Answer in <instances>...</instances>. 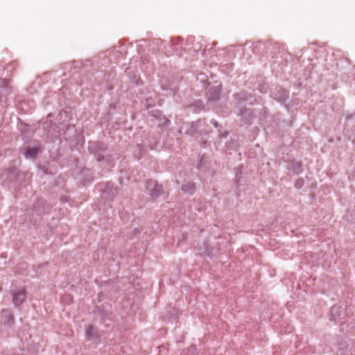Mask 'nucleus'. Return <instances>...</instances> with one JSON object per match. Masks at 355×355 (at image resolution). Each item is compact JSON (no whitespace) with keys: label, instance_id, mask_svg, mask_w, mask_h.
I'll use <instances>...</instances> for the list:
<instances>
[{"label":"nucleus","instance_id":"1","mask_svg":"<svg viewBox=\"0 0 355 355\" xmlns=\"http://www.w3.org/2000/svg\"><path fill=\"white\" fill-rule=\"evenodd\" d=\"M146 189L148 191L150 196L153 198H155L159 195L162 190V186L158 185L156 182L151 181L148 183Z\"/></svg>","mask_w":355,"mask_h":355},{"label":"nucleus","instance_id":"2","mask_svg":"<svg viewBox=\"0 0 355 355\" xmlns=\"http://www.w3.org/2000/svg\"><path fill=\"white\" fill-rule=\"evenodd\" d=\"M25 298L26 292L25 290L22 289L15 293L13 297V302L16 305L19 306L24 302Z\"/></svg>","mask_w":355,"mask_h":355},{"label":"nucleus","instance_id":"3","mask_svg":"<svg viewBox=\"0 0 355 355\" xmlns=\"http://www.w3.org/2000/svg\"><path fill=\"white\" fill-rule=\"evenodd\" d=\"M221 87L220 85L211 87L208 92V98L209 100H216L220 93Z\"/></svg>","mask_w":355,"mask_h":355},{"label":"nucleus","instance_id":"4","mask_svg":"<svg viewBox=\"0 0 355 355\" xmlns=\"http://www.w3.org/2000/svg\"><path fill=\"white\" fill-rule=\"evenodd\" d=\"M332 319L336 320V317H338L340 313V306H334L331 310Z\"/></svg>","mask_w":355,"mask_h":355},{"label":"nucleus","instance_id":"5","mask_svg":"<svg viewBox=\"0 0 355 355\" xmlns=\"http://www.w3.org/2000/svg\"><path fill=\"white\" fill-rule=\"evenodd\" d=\"M291 169L293 170L295 173H299L301 170V164L297 162H294L291 164Z\"/></svg>","mask_w":355,"mask_h":355},{"label":"nucleus","instance_id":"6","mask_svg":"<svg viewBox=\"0 0 355 355\" xmlns=\"http://www.w3.org/2000/svg\"><path fill=\"white\" fill-rule=\"evenodd\" d=\"M37 152H38V150L36 148L29 149L26 152V157H33L36 155Z\"/></svg>","mask_w":355,"mask_h":355},{"label":"nucleus","instance_id":"7","mask_svg":"<svg viewBox=\"0 0 355 355\" xmlns=\"http://www.w3.org/2000/svg\"><path fill=\"white\" fill-rule=\"evenodd\" d=\"M182 189L184 192H191L193 190V185L192 184H187L182 186Z\"/></svg>","mask_w":355,"mask_h":355},{"label":"nucleus","instance_id":"8","mask_svg":"<svg viewBox=\"0 0 355 355\" xmlns=\"http://www.w3.org/2000/svg\"><path fill=\"white\" fill-rule=\"evenodd\" d=\"M288 92L286 90H283L282 96L278 98L279 101H284L288 98Z\"/></svg>","mask_w":355,"mask_h":355},{"label":"nucleus","instance_id":"9","mask_svg":"<svg viewBox=\"0 0 355 355\" xmlns=\"http://www.w3.org/2000/svg\"><path fill=\"white\" fill-rule=\"evenodd\" d=\"M303 185V180H298L295 183V187L298 189H300Z\"/></svg>","mask_w":355,"mask_h":355},{"label":"nucleus","instance_id":"10","mask_svg":"<svg viewBox=\"0 0 355 355\" xmlns=\"http://www.w3.org/2000/svg\"><path fill=\"white\" fill-rule=\"evenodd\" d=\"M244 94L240 93L237 94V97L239 98V100L241 101H247L248 99L244 96Z\"/></svg>","mask_w":355,"mask_h":355},{"label":"nucleus","instance_id":"11","mask_svg":"<svg viewBox=\"0 0 355 355\" xmlns=\"http://www.w3.org/2000/svg\"><path fill=\"white\" fill-rule=\"evenodd\" d=\"M89 331H90V337H91L92 336V327H90Z\"/></svg>","mask_w":355,"mask_h":355},{"label":"nucleus","instance_id":"12","mask_svg":"<svg viewBox=\"0 0 355 355\" xmlns=\"http://www.w3.org/2000/svg\"><path fill=\"white\" fill-rule=\"evenodd\" d=\"M65 297L69 298V301L71 300L70 295H67V296H66Z\"/></svg>","mask_w":355,"mask_h":355}]
</instances>
